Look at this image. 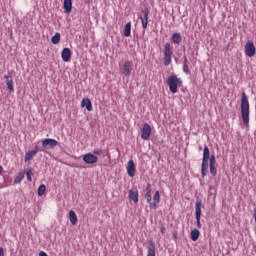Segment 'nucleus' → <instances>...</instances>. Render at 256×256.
<instances>
[{"mask_svg":"<svg viewBox=\"0 0 256 256\" xmlns=\"http://www.w3.org/2000/svg\"><path fill=\"white\" fill-rule=\"evenodd\" d=\"M133 67V63L131 61H125L124 65H123V75H125V77H129V75H131V71Z\"/></svg>","mask_w":256,"mask_h":256,"instance_id":"9b49d317","label":"nucleus"},{"mask_svg":"<svg viewBox=\"0 0 256 256\" xmlns=\"http://www.w3.org/2000/svg\"><path fill=\"white\" fill-rule=\"evenodd\" d=\"M208 161H209V165H215L216 163L215 155H211Z\"/></svg>","mask_w":256,"mask_h":256,"instance_id":"7c9ffc66","label":"nucleus"},{"mask_svg":"<svg viewBox=\"0 0 256 256\" xmlns=\"http://www.w3.org/2000/svg\"><path fill=\"white\" fill-rule=\"evenodd\" d=\"M155 249H156L155 241L150 240L149 243H148V253H147V256H155Z\"/></svg>","mask_w":256,"mask_h":256,"instance_id":"aec40b11","label":"nucleus"},{"mask_svg":"<svg viewBox=\"0 0 256 256\" xmlns=\"http://www.w3.org/2000/svg\"><path fill=\"white\" fill-rule=\"evenodd\" d=\"M6 85L9 93H13V91H15L13 80L6 81Z\"/></svg>","mask_w":256,"mask_h":256,"instance_id":"cd10ccee","label":"nucleus"},{"mask_svg":"<svg viewBox=\"0 0 256 256\" xmlns=\"http://www.w3.org/2000/svg\"><path fill=\"white\" fill-rule=\"evenodd\" d=\"M59 145V142L53 138H46L42 141L43 149H55Z\"/></svg>","mask_w":256,"mask_h":256,"instance_id":"0eeeda50","label":"nucleus"},{"mask_svg":"<svg viewBox=\"0 0 256 256\" xmlns=\"http://www.w3.org/2000/svg\"><path fill=\"white\" fill-rule=\"evenodd\" d=\"M139 19H140V21L142 23V28L143 29H147V25L149 23V8H144L141 11Z\"/></svg>","mask_w":256,"mask_h":256,"instance_id":"423d86ee","label":"nucleus"},{"mask_svg":"<svg viewBox=\"0 0 256 256\" xmlns=\"http://www.w3.org/2000/svg\"><path fill=\"white\" fill-rule=\"evenodd\" d=\"M189 63V61L187 60V56H184V63L183 65H187Z\"/></svg>","mask_w":256,"mask_h":256,"instance_id":"e433bc0d","label":"nucleus"},{"mask_svg":"<svg viewBox=\"0 0 256 256\" xmlns=\"http://www.w3.org/2000/svg\"><path fill=\"white\" fill-rule=\"evenodd\" d=\"M201 205H203V201L201 198L196 199L195 203V219H196V225L198 229H201Z\"/></svg>","mask_w":256,"mask_h":256,"instance_id":"39448f33","label":"nucleus"},{"mask_svg":"<svg viewBox=\"0 0 256 256\" xmlns=\"http://www.w3.org/2000/svg\"><path fill=\"white\" fill-rule=\"evenodd\" d=\"M128 197L130 201H133L134 203H139V191L137 189L129 190Z\"/></svg>","mask_w":256,"mask_h":256,"instance_id":"2eb2a0df","label":"nucleus"},{"mask_svg":"<svg viewBox=\"0 0 256 256\" xmlns=\"http://www.w3.org/2000/svg\"><path fill=\"white\" fill-rule=\"evenodd\" d=\"M184 73H189V64H183Z\"/></svg>","mask_w":256,"mask_h":256,"instance_id":"2f4dec72","label":"nucleus"},{"mask_svg":"<svg viewBox=\"0 0 256 256\" xmlns=\"http://www.w3.org/2000/svg\"><path fill=\"white\" fill-rule=\"evenodd\" d=\"M146 194L144 196V199H146L147 203L150 205V208H151V204H152V201H153V198L151 197V193H152V188H151V184H147L146 186Z\"/></svg>","mask_w":256,"mask_h":256,"instance_id":"4468645a","label":"nucleus"},{"mask_svg":"<svg viewBox=\"0 0 256 256\" xmlns=\"http://www.w3.org/2000/svg\"><path fill=\"white\" fill-rule=\"evenodd\" d=\"M229 253H231V250L226 249V251H225L224 255H229Z\"/></svg>","mask_w":256,"mask_h":256,"instance_id":"58836bf2","label":"nucleus"},{"mask_svg":"<svg viewBox=\"0 0 256 256\" xmlns=\"http://www.w3.org/2000/svg\"><path fill=\"white\" fill-rule=\"evenodd\" d=\"M161 202V194H159V191H156L153 196V202L151 204L150 209H157V205Z\"/></svg>","mask_w":256,"mask_h":256,"instance_id":"dca6fc26","label":"nucleus"},{"mask_svg":"<svg viewBox=\"0 0 256 256\" xmlns=\"http://www.w3.org/2000/svg\"><path fill=\"white\" fill-rule=\"evenodd\" d=\"M37 153H39L38 146H35V148L33 150L28 151L24 157L25 163H27V161H31V159H33V157H35V155H37Z\"/></svg>","mask_w":256,"mask_h":256,"instance_id":"f8f14e48","label":"nucleus"},{"mask_svg":"<svg viewBox=\"0 0 256 256\" xmlns=\"http://www.w3.org/2000/svg\"><path fill=\"white\" fill-rule=\"evenodd\" d=\"M63 9L66 15H70L73 11V0H64Z\"/></svg>","mask_w":256,"mask_h":256,"instance_id":"ddd939ff","label":"nucleus"},{"mask_svg":"<svg viewBox=\"0 0 256 256\" xmlns=\"http://www.w3.org/2000/svg\"><path fill=\"white\" fill-rule=\"evenodd\" d=\"M69 220L73 225H76L78 223L77 214L75 211L71 210L69 212Z\"/></svg>","mask_w":256,"mask_h":256,"instance_id":"5701e85b","label":"nucleus"},{"mask_svg":"<svg viewBox=\"0 0 256 256\" xmlns=\"http://www.w3.org/2000/svg\"><path fill=\"white\" fill-rule=\"evenodd\" d=\"M124 37H131V22L126 23L124 28Z\"/></svg>","mask_w":256,"mask_h":256,"instance_id":"b1692460","label":"nucleus"},{"mask_svg":"<svg viewBox=\"0 0 256 256\" xmlns=\"http://www.w3.org/2000/svg\"><path fill=\"white\" fill-rule=\"evenodd\" d=\"M26 175H27V180L29 182L33 181V178H31V176L33 175V169L32 168H28L26 170Z\"/></svg>","mask_w":256,"mask_h":256,"instance_id":"c756f323","label":"nucleus"},{"mask_svg":"<svg viewBox=\"0 0 256 256\" xmlns=\"http://www.w3.org/2000/svg\"><path fill=\"white\" fill-rule=\"evenodd\" d=\"M4 79H6V81H11V79H9V75H5Z\"/></svg>","mask_w":256,"mask_h":256,"instance_id":"ea45409f","label":"nucleus"},{"mask_svg":"<svg viewBox=\"0 0 256 256\" xmlns=\"http://www.w3.org/2000/svg\"><path fill=\"white\" fill-rule=\"evenodd\" d=\"M59 41H61V34L59 32H57L52 38H51V43H53V45H57L59 44Z\"/></svg>","mask_w":256,"mask_h":256,"instance_id":"a878e982","label":"nucleus"},{"mask_svg":"<svg viewBox=\"0 0 256 256\" xmlns=\"http://www.w3.org/2000/svg\"><path fill=\"white\" fill-rule=\"evenodd\" d=\"M211 152L208 146L204 147L203 150V158H202V165H201V175L202 179L207 177V173H209V158L211 157Z\"/></svg>","mask_w":256,"mask_h":256,"instance_id":"f03ea898","label":"nucleus"},{"mask_svg":"<svg viewBox=\"0 0 256 256\" xmlns=\"http://www.w3.org/2000/svg\"><path fill=\"white\" fill-rule=\"evenodd\" d=\"M209 167L212 177H217V167H215V164H209Z\"/></svg>","mask_w":256,"mask_h":256,"instance_id":"c85d7f7f","label":"nucleus"},{"mask_svg":"<svg viewBox=\"0 0 256 256\" xmlns=\"http://www.w3.org/2000/svg\"><path fill=\"white\" fill-rule=\"evenodd\" d=\"M149 137H151V125H149V123H144L141 129V138L144 141H147Z\"/></svg>","mask_w":256,"mask_h":256,"instance_id":"1a4fd4ad","label":"nucleus"},{"mask_svg":"<svg viewBox=\"0 0 256 256\" xmlns=\"http://www.w3.org/2000/svg\"><path fill=\"white\" fill-rule=\"evenodd\" d=\"M127 173L129 177H135V162L133 160L128 161Z\"/></svg>","mask_w":256,"mask_h":256,"instance_id":"f3484780","label":"nucleus"},{"mask_svg":"<svg viewBox=\"0 0 256 256\" xmlns=\"http://www.w3.org/2000/svg\"><path fill=\"white\" fill-rule=\"evenodd\" d=\"M82 159H83L84 163H86L87 165H93V164L97 163V161H99V158L95 154H92V153L84 154Z\"/></svg>","mask_w":256,"mask_h":256,"instance_id":"9d476101","label":"nucleus"},{"mask_svg":"<svg viewBox=\"0 0 256 256\" xmlns=\"http://www.w3.org/2000/svg\"><path fill=\"white\" fill-rule=\"evenodd\" d=\"M256 48L253 41H248L245 45V55L246 57H255Z\"/></svg>","mask_w":256,"mask_h":256,"instance_id":"6e6552de","label":"nucleus"},{"mask_svg":"<svg viewBox=\"0 0 256 256\" xmlns=\"http://www.w3.org/2000/svg\"><path fill=\"white\" fill-rule=\"evenodd\" d=\"M181 41H182L181 33H174V34L172 35V42H173L175 45H180V44H181Z\"/></svg>","mask_w":256,"mask_h":256,"instance_id":"4be33fe9","label":"nucleus"},{"mask_svg":"<svg viewBox=\"0 0 256 256\" xmlns=\"http://www.w3.org/2000/svg\"><path fill=\"white\" fill-rule=\"evenodd\" d=\"M172 237H173V239H174L175 241H177V239H179V234H177V231H174V232L172 233Z\"/></svg>","mask_w":256,"mask_h":256,"instance_id":"473e14b6","label":"nucleus"},{"mask_svg":"<svg viewBox=\"0 0 256 256\" xmlns=\"http://www.w3.org/2000/svg\"><path fill=\"white\" fill-rule=\"evenodd\" d=\"M165 231H166L165 226H162V227L160 228V232L162 233V235H165Z\"/></svg>","mask_w":256,"mask_h":256,"instance_id":"f704fd0d","label":"nucleus"},{"mask_svg":"<svg viewBox=\"0 0 256 256\" xmlns=\"http://www.w3.org/2000/svg\"><path fill=\"white\" fill-rule=\"evenodd\" d=\"M0 256H5V250L3 247H0Z\"/></svg>","mask_w":256,"mask_h":256,"instance_id":"c9c22d12","label":"nucleus"},{"mask_svg":"<svg viewBox=\"0 0 256 256\" xmlns=\"http://www.w3.org/2000/svg\"><path fill=\"white\" fill-rule=\"evenodd\" d=\"M240 108L242 121L246 127H249V98L245 92H242Z\"/></svg>","mask_w":256,"mask_h":256,"instance_id":"f257e3e1","label":"nucleus"},{"mask_svg":"<svg viewBox=\"0 0 256 256\" xmlns=\"http://www.w3.org/2000/svg\"><path fill=\"white\" fill-rule=\"evenodd\" d=\"M103 153V150H95L94 155H101Z\"/></svg>","mask_w":256,"mask_h":256,"instance_id":"72a5a7b5","label":"nucleus"},{"mask_svg":"<svg viewBox=\"0 0 256 256\" xmlns=\"http://www.w3.org/2000/svg\"><path fill=\"white\" fill-rule=\"evenodd\" d=\"M24 178H25V172H19V174L14 178V183L19 184L23 181Z\"/></svg>","mask_w":256,"mask_h":256,"instance_id":"393cba45","label":"nucleus"},{"mask_svg":"<svg viewBox=\"0 0 256 256\" xmlns=\"http://www.w3.org/2000/svg\"><path fill=\"white\" fill-rule=\"evenodd\" d=\"M39 256H48L44 251H41L40 253H39Z\"/></svg>","mask_w":256,"mask_h":256,"instance_id":"4c0bfd02","label":"nucleus"},{"mask_svg":"<svg viewBox=\"0 0 256 256\" xmlns=\"http://www.w3.org/2000/svg\"><path fill=\"white\" fill-rule=\"evenodd\" d=\"M62 60L67 63L68 61L71 60V49L69 48H64L62 50V54H61Z\"/></svg>","mask_w":256,"mask_h":256,"instance_id":"a211bd4d","label":"nucleus"},{"mask_svg":"<svg viewBox=\"0 0 256 256\" xmlns=\"http://www.w3.org/2000/svg\"><path fill=\"white\" fill-rule=\"evenodd\" d=\"M45 191H47V186L45 184H42L38 187V196L43 197L45 195Z\"/></svg>","mask_w":256,"mask_h":256,"instance_id":"bb28decb","label":"nucleus"},{"mask_svg":"<svg viewBox=\"0 0 256 256\" xmlns=\"http://www.w3.org/2000/svg\"><path fill=\"white\" fill-rule=\"evenodd\" d=\"M81 107H86L87 111H93V104L91 103V99L89 98L82 99Z\"/></svg>","mask_w":256,"mask_h":256,"instance_id":"6ab92c4d","label":"nucleus"},{"mask_svg":"<svg viewBox=\"0 0 256 256\" xmlns=\"http://www.w3.org/2000/svg\"><path fill=\"white\" fill-rule=\"evenodd\" d=\"M200 235H201V232L199 231V229L194 228L191 230L190 238L192 239V241H197Z\"/></svg>","mask_w":256,"mask_h":256,"instance_id":"412c9836","label":"nucleus"},{"mask_svg":"<svg viewBox=\"0 0 256 256\" xmlns=\"http://www.w3.org/2000/svg\"><path fill=\"white\" fill-rule=\"evenodd\" d=\"M167 85L171 91V93H177L178 87L183 86V80L181 78L177 77L176 74H171L168 76Z\"/></svg>","mask_w":256,"mask_h":256,"instance_id":"7ed1b4c3","label":"nucleus"},{"mask_svg":"<svg viewBox=\"0 0 256 256\" xmlns=\"http://www.w3.org/2000/svg\"><path fill=\"white\" fill-rule=\"evenodd\" d=\"M173 48L170 43H166L164 45V65L168 67L171 65L172 57H173Z\"/></svg>","mask_w":256,"mask_h":256,"instance_id":"20e7f679","label":"nucleus"},{"mask_svg":"<svg viewBox=\"0 0 256 256\" xmlns=\"http://www.w3.org/2000/svg\"><path fill=\"white\" fill-rule=\"evenodd\" d=\"M3 173V166L0 165V174Z\"/></svg>","mask_w":256,"mask_h":256,"instance_id":"a19ab883","label":"nucleus"}]
</instances>
